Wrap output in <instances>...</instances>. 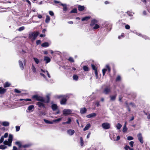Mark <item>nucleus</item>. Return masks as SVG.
I'll return each mask as SVG.
<instances>
[{"instance_id": "nucleus-1", "label": "nucleus", "mask_w": 150, "mask_h": 150, "mask_svg": "<svg viewBox=\"0 0 150 150\" xmlns=\"http://www.w3.org/2000/svg\"><path fill=\"white\" fill-rule=\"evenodd\" d=\"M33 98L35 100L40 101L41 102H44L45 103H48L50 100V95H47L46 96L47 100H46L43 97L39 96L37 95L33 96Z\"/></svg>"}, {"instance_id": "nucleus-2", "label": "nucleus", "mask_w": 150, "mask_h": 150, "mask_svg": "<svg viewBox=\"0 0 150 150\" xmlns=\"http://www.w3.org/2000/svg\"><path fill=\"white\" fill-rule=\"evenodd\" d=\"M13 139V136L12 134H10L8 140H5L4 142L3 143L5 145H7L8 146H11V143Z\"/></svg>"}, {"instance_id": "nucleus-3", "label": "nucleus", "mask_w": 150, "mask_h": 150, "mask_svg": "<svg viewBox=\"0 0 150 150\" xmlns=\"http://www.w3.org/2000/svg\"><path fill=\"white\" fill-rule=\"evenodd\" d=\"M41 72L40 73V74L44 78L46 79L45 75H46L49 78H50L51 76L47 71L41 69Z\"/></svg>"}, {"instance_id": "nucleus-4", "label": "nucleus", "mask_w": 150, "mask_h": 150, "mask_svg": "<svg viewBox=\"0 0 150 150\" xmlns=\"http://www.w3.org/2000/svg\"><path fill=\"white\" fill-rule=\"evenodd\" d=\"M39 33V32H36L35 33H32L30 34L29 36V38L31 40L33 41L35 39Z\"/></svg>"}, {"instance_id": "nucleus-5", "label": "nucleus", "mask_w": 150, "mask_h": 150, "mask_svg": "<svg viewBox=\"0 0 150 150\" xmlns=\"http://www.w3.org/2000/svg\"><path fill=\"white\" fill-rule=\"evenodd\" d=\"M57 97L58 98H61V99L60 100V104L61 105H64L66 104V102L67 101V97L65 96H57Z\"/></svg>"}, {"instance_id": "nucleus-6", "label": "nucleus", "mask_w": 150, "mask_h": 150, "mask_svg": "<svg viewBox=\"0 0 150 150\" xmlns=\"http://www.w3.org/2000/svg\"><path fill=\"white\" fill-rule=\"evenodd\" d=\"M72 111L69 109H64L63 110V115L65 116L69 115L72 112Z\"/></svg>"}, {"instance_id": "nucleus-7", "label": "nucleus", "mask_w": 150, "mask_h": 150, "mask_svg": "<svg viewBox=\"0 0 150 150\" xmlns=\"http://www.w3.org/2000/svg\"><path fill=\"white\" fill-rule=\"evenodd\" d=\"M102 126L105 129H108L110 127V125L109 123L105 122L103 123L102 125Z\"/></svg>"}, {"instance_id": "nucleus-8", "label": "nucleus", "mask_w": 150, "mask_h": 150, "mask_svg": "<svg viewBox=\"0 0 150 150\" xmlns=\"http://www.w3.org/2000/svg\"><path fill=\"white\" fill-rule=\"evenodd\" d=\"M137 137L139 140L140 142L142 144L144 142L143 137L141 133H139L137 135Z\"/></svg>"}, {"instance_id": "nucleus-9", "label": "nucleus", "mask_w": 150, "mask_h": 150, "mask_svg": "<svg viewBox=\"0 0 150 150\" xmlns=\"http://www.w3.org/2000/svg\"><path fill=\"white\" fill-rule=\"evenodd\" d=\"M34 106L33 105H31L28 107V109L26 110L28 112H33L34 110Z\"/></svg>"}, {"instance_id": "nucleus-10", "label": "nucleus", "mask_w": 150, "mask_h": 150, "mask_svg": "<svg viewBox=\"0 0 150 150\" xmlns=\"http://www.w3.org/2000/svg\"><path fill=\"white\" fill-rule=\"evenodd\" d=\"M91 67L92 69L95 71V74L96 75V79H97L98 77V72L97 70V68L93 64H91Z\"/></svg>"}, {"instance_id": "nucleus-11", "label": "nucleus", "mask_w": 150, "mask_h": 150, "mask_svg": "<svg viewBox=\"0 0 150 150\" xmlns=\"http://www.w3.org/2000/svg\"><path fill=\"white\" fill-rule=\"evenodd\" d=\"M44 60L45 62V63L47 64L50 62L51 59L49 57L45 56L44 57Z\"/></svg>"}, {"instance_id": "nucleus-12", "label": "nucleus", "mask_w": 150, "mask_h": 150, "mask_svg": "<svg viewBox=\"0 0 150 150\" xmlns=\"http://www.w3.org/2000/svg\"><path fill=\"white\" fill-rule=\"evenodd\" d=\"M110 89L109 87H107L105 88L103 91V93L105 94H108L110 92Z\"/></svg>"}, {"instance_id": "nucleus-13", "label": "nucleus", "mask_w": 150, "mask_h": 150, "mask_svg": "<svg viewBox=\"0 0 150 150\" xmlns=\"http://www.w3.org/2000/svg\"><path fill=\"white\" fill-rule=\"evenodd\" d=\"M67 132L68 134L69 135L71 136L74 134L75 133V131L73 130L69 129L67 130Z\"/></svg>"}, {"instance_id": "nucleus-14", "label": "nucleus", "mask_w": 150, "mask_h": 150, "mask_svg": "<svg viewBox=\"0 0 150 150\" xmlns=\"http://www.w3.org/2000/svg\"><path fill=\"white\" fill-rule=\"evenodd\" d=\"M96 116V114L95 113H93L89 115H87L86 117L88 118H90L95 117Z\"/></svg>"}, {"instance_id": "nucleus-15", "label": "nucleus", "mask_w": 150, "mask_h": 150, "mask_svg": "<svg viewBox=\"0 0 150 150\" xmlns=\"http://www.w3.org/2000/svg\"><path fill=\"white\" fill-rule=\"evenodd\" d=\"M85 8V7L83 6L78 5V9L80 11H83L84 10Z\"/></svg>"}, {"instance_id": "nucleus-16", "label": "nucleus", "mask_w": 150, "mask_h": 150, "mask_svg": "<svg viewBox=\"0 0 150 150\" xmlns=\"http://www.w3.org/2000/svg\"><path fill=\"white\" fill-rule=\"evenodd\" d=\"M87 111V109L86 108H81L80 109V112L82 114L85 113Z\"/></svg>"}, {"instance_id": "nucleus-17", "label": "nucleus", "mask_w": 150, "mask_h": 150, "mask_svg": "<svg viewBox=\"0 0 150 150\" xmlns=\"http://www.w3.org/2000/svg\"><path fill=\"white\" fill-rule=\"evenodd\" d=\"M91 125L89 123L87 124L85 126V127L83 128V130L85 131L88 130L91 127Z\"/></svg>"}, {"instance_id": "nucleus-18", "label": "nucleus", "mask_w": 150, "mask_h": 150, "mask_svg": "<svg viewBox=\"0 0 150 150\" xmlns=\"http://www.w3.org/2000/svg\"><path fill=\"white\" fill-rule=\"evenodd\" d=\"M97 21L95 19H93L91 21V23L90 24V25L91 26H94L96 23H97Z\"/></svg>"}, {"instance_id": "nucleus-19", "label": "nucleus", "mask_w": 150, "mask_h": 150, "mask_svg": "<svg viewBox=\"0 0 150 150\" xmlns=\"http://www.w3.org/2000/svg\"><path fill=\"white\" fill-rule=\"evenodd\" d=\"M116 94L114 95L110 96V100L112 101H115L116 99Z\"/></svg>"}, {"instance_id": "nucleus-20", "label": "nucleus", "mask_w": 150, "mask_h": 150, "mask_svg": "<svg viewBox=\"0 0 150 150\" xmlns=\"http://www.w3.org/2000/svg\"><path fill=\"white\" fill-rule=\"evenodd\" d=\"M18 62L20 68L22 70H23L24 69V66L22 62L20 60H19Z\"/></svg>"}, {"instance_id": "nucleus-21", "label": "nucleus", "mask_w": 150, "mask_h": 150, "mask_svg": "<svg viewBox=\"0 0 150 150\" xmlns=\"http://www.w3.org/2000/svg\"><path fill=\"white\" fill-rule=\"evenodd\" d=\"M59 5L62 6L63 7V10L64 11H66L67 10V5L66 4H62L60 3Z\"/></svg>"}, {"instance_id": "nucleus-22", "label": "nucleus", "mask_w": 150, "mask_h": 150, "mask_svg": "<svg viewBox=\"0 0 150 150\" xmlns=\"http://www.w3.org/2000/svg\"><path fill=\"white\" fill-rule=\"evenodd\" d=\"M6 89L2 88L1 87L0 88V94H4L6 91Z\"/></svg>"}, {"instance_id": "nucleus-23", "label": "nucleus", "mask_w": 150, "mask_h": 150, "mask_svg": "<svg viewBox=\"0 0 150 150\" xmlns=\"http://www.w3.org/2000/svg\"><path fill=\"white\" fill-rule=\"evenodd\" d=\"M37 105L40 107H45L44 104L42 102H39L37 103Z\"/></svg>"}, {"instance_id": "nucleus-24", "label": "nucleus", "mask_w": 150, "mask_h": 150, "mask_svg": "<svg viewBox=\"0 0 150 150\" xmlns=\"http://www.w3.org/2000/svg\"><path fill=\"white\" fill-rule=\"evenodd\" d=\"M51 107L53 111H55L57 109V105L55 104H52V105Z\"/></svg>"}, {"instance_id": "nucleus-25", "label": "nucleus", "mask_w": 150, "mask_h": 150, "mask_svg": "<svg viewBox=\"0 0 150 150\" xmlns=\"http://www.w3.org/2000/svg\"><path fill=\"white\" fill-rule=\"evenodd\" d=\"M49 44L47 42H45L41 45V46L42 47H46L49 46Z\"/></svg>"}, {"instance_id": "nucleus-26", "label": "nucleus", "mask_w": 150, "mask_h": 150, "mask_svg": "<svg viewBox=\"0 0 150 150\" xmlns=\"http://www.w3.org/2000/svg\"><path fill=\"white\" fill-rule=\"evenodd\" d=\"M90 18V17L89 16L83 17L82 18L81 21H87Z\"/></svg>"}, {"instance_id": "nucleus-27", "label": "nucleus", "mask_w": 150, "mask_h": 150, "mask_svg": "<svg viewBox=\"0 0 150 150\" xmlns=\"http://www.w3.org/2000/svg\"><path fill=\"white\" fill-rule=\"evenodd\" d=\"M9 122H8L4 121L2 122V125L4 126H8L9 125Z\"/></svg>"}, {"instance_id": "nucleus-28", "label": "nucleus", "mask_w": 150, "mask_h": 150, "mask_svg": "<svg viewBox=\"0 0 150 150\" xmlns=\"http://www.w3.org/2000/svg\"><path fill=\"white\" fill-rule=\"evenodd\" d=\"M50 20V18L49 16L48 15H47L46 16V18L45 19V22L46 23H48Z\"/></svg>"}, {"instance_id": "nucleus-29", "label": "nucleus", "mask_w": 150, "mask_h": 150, "mask_svg": "<svg viewBox=\"0 0 150 150\" xmlns=\"http://www.w3.org/2000/svg\"><path fill=\"white\" fill-rule=\"evenodd\" d=\"M44 121L46 123L48 124H53V121H49L48 120H46L44 119Z\"/></svg>"}, {"instance_id": "nucleus-30", "label": "nucleus", "mask_w": 150, "mask_h": 150, "mask_svg": "<svg viewBox=\"0 0 150 150\" xmlns=\"http://www.w3.org/2000/svg\"><path fill=\"white\" fill-rule=\"evenodd\" d=\"M122 127V125L119 123H117L116 126V127L117 129H120Z\"/></svg>"}, {"instance_id": "nucleus-31", "label": "nucleus", "mask_w": 150, "mask_h": 150, "mask_svg": "<svg viewBox=\"0 0 150 150\" xmlns=\"http://www.w3.org/2000/svg\"><path fill=\"white\" fill-rule=\"evenodd\" d=\"M62 118L61 117V118H60L56 119L53 120H52L53 123L54 122H59L61 120H62Z\"/></svg>"}, {"instance_id": "nucleus-32", "label": "nucleus", "mask_w": 150, "mask_h": 150, "mask_svg": "<svg viewBox=\"0 0 150 150\" xmlns=\"http://www.w3.org/2000/svg\"><path fill=\"white\" fill-rule=\"evenodd\" d=\"M15 144L18 145L19 148H21L22 147V145L20 142L17 141L15 142Z\"/></svg>"}, {"instance_id": "nucleus-33", "label": "nucleus", "mask_w": 150, "mask_h": 150, "mask_svg": "<svg viewBox=\"0 0 150 150\" xmlns=\"http://www.w3.org/2000/svg\"><path fill=\"white\" fill-rule=\"evenodd\" d=\"M73 79L75 81H77L78 79V76L76 75H74L73 76Z\"/></svg>"}, {"instance_id": "nucleus-34", "label": "nucleus", "mask_w": 150, "mask_h": 150, "mask_svg": "<svg viewBox=\"0 0 150 150\" xmlns=\"http://www.w3.org/2000/svg\"><path fill=\"white\" fill-rule=\"evenodd\" d=\"M10 85V84L9 83L6 82L4 84V87L5 88L7 87H9Z\"/></svg>"}, {"instance_id": "nucleus-35", "label": "nucleus", "mask_w": 150, "mask_h": 150, "mask_svg": "<svg viewBox=\"0 0 150 150\" xmlns=\"http://www.w3.org/2000/svg\"><path fill=\"white\" fill-rule=\"evenodd\" d=\"M7 148V146L4 145H1L0 146V149H4Z\"/></svg>"}, {"instance_id": "nucleus-36", "label": "nucleus", "mask_w": 150, "mask_h": 150, "mask_svg": "<svg viewBox=\"0 0 150 150\" xmlns=\"http://www.w3.org/2000/svg\"><path fill=\"white\" fill-rule=\"evenodd\" d=\"M33 59L36 64H38L39 63V61L38 59L35 57H33Z\"/></svg>"}, {"instance_id": "nucleus-37", "label": "nucleus", "mask_w": 150, "mask_h": 150, "mask_svg": "<svg viewBox=\"0 0 150 150\" xmlns=\"http://www.w3.org/2000/svg\"><path fill=\"white\" fill-rule=\"evenodd\" d=\"M31 69H32L34 73H35L36 72V68H35V66H34L33 64L32 65Z\"/></svg>"}, {"instance_id": "nucleus-38", "label": "nucleus", "mask_w": 150, "mask_h": 150, "mask_svg": "<svg viewBox=\"0 0 150 150\" xmlns=\"http://www.w3.org/2000/svg\"><path fill=\"white\" fill-rule=\"evenodd\" d=\"M83 69L85 71H89V69L86 66H83Z\"/></svg>"}, {"instance_id": "nucleus-39", "label": "nucleus", "mask_w": 150, "mask_h": 150, "mask_svg": "<svg viewBox=\"0 0 150 150\" xmlns=\"http://www.w3.org/2000/svg\"><path fill=\"white\" fill-rule=\"evenodd\" d=\"M127 127L126 126H124L123 127V129H122L123 132H125L127 131Z\"/></svg>"}, {"instance_id": "nucleus-40", "label": "nucleus", "mask_w": 150, "mask_h": 150, "mask_svg": "<svg viewBox=\"0 0 150 150\" xmlns=\"http://www.w3.org/2000/svg\"><path fill=\"white\" fill-rule=\"evenodd\" d=\"M100 27L97 24L95 25V26L93 27V29L95 30L97 29Z\"/></svg>"}, {"instance_id": "nucleus-41", "label": "nucleus", "mask_w": 150, "mask_h": 150, "mask_svg": "<svg viewBox=\"0 0 150 150\" xmlns=\"http://www.w3.org/2000/svg\"><path fill=\"white\" fill-rule=\"evenodd\" d=\"M80 139V144L81 146H83V141L82 137H81Z\"/></svg>"}, {"instance_id": "nucleus-42", "label": "nucleus", "mask_w": 150, "mask_h": 150, "mask_svg": "<svg viewBox=\"0 0 150 150\" xmlns=\"http://www.w3.org/2000/svg\"><path fill=\"white\" fill-rule=\"evenodd\" d=\"M127 14L130 16H133V14H134V13H132L130 11H127Z\"/></svg>"}, {"instance_id": "nucleus-43", "label": "nucleus", "mask_w": 150, "mask_h": 150, "mask_svg": "<svg viewBox=\"0 0 150 150\" xmlns=\"http://www.w3.org/2000/svg\"><path fill=\"white\" fill-rule=\"evenodd\" d=\"M71 121V118L70 117H68V121L67 122V124H70Z\"/></svg>"}, {"instance_id": "nucleus-44", "label": "nucleus", "mask_w": 150, "mask_h": 150, "mask_svg": "<svg viewBox=\"0 0 150 150\" xmlns=\"http://www.w3.org/2000/svg\"><path fill=\"white\" fill-rule=\"evenodd\" d=\"M77 10L76 8L73 9L71 11V13H76L77 12Z\"/></svg>"}, {"instance_id": "nucleus-45", "label": "nucleus", "mask_w": 150, "mask_h": 150, "mask_svg": "<svg viewBox=\"0 0 150 150\" xmlns=\"http://www.w3.org/2000/svg\"><path fill=\"white\" fill-rule=\"evenodd\" d=\"M25 29V27L24 26H22L20 27L18 29V30L19 31H21Z\"/></svg>"}, {"instance_id": "nucleus-46", "label": "nucleus", "mask_w": 150, "mask_h": 150, "mask_svg": "<svg viewBox=\"0 0 150 150\" xmlns=\"http://www.w3.org/2000/svg\"><path fill=\"white\" fill-rule=\"evenodd\" d=\"M107 70V69H104L102 70V72L103 75V76H104L105 73V72Z\"/></svg>"}, {"instance_id": "nucleus-47", "label": "nucleus", "mask_w": 150, "mask_h": 150, "mask_svg": "<svg viewBox=\"0 0 150 150\" xmlns=\"http://www.w3.org/2000/svg\"><path fill=\"white\" fill-rule=\"evenodd\" d=\"M106 67L108 69V71L110 72V71L111 69L110 68V67L108 65H106Z\"/></svg>"}, {"instance_id": "nucleus-48", "label": "nucleus", "mask_w": 150, "mask_h": 150, "mask_svg": "<svg viewBox=\"0 0 150 150\" xmlns=\"http://www.w3.org/2000/svg\"><path fill=\"white\" fill-rule=\"evenodd\" d=\"M68 60L69 61L71 62H74V60L73 59V58H72L71 57H69V58L68 59Z\"/></svg>"}, {"instance_id": "nucleus-49", "label": "nucleus", "mask_w": 150, "mask_h": 150, "mask_svg": "<svg viewBox=\"0 0 150 150\" xmlns=\"http://www.w3.org/2000/svg\"><path fill=\"white\" fill-rule=\"evenodd\" d=\"M25 100L26 101H31V99H20V101H22V100Z\"/></svg>"}, {"instance_id": "nucleus-50", "label": "nucleus", "mask_w": 150, "mask_h": 150, "mask_svg": "<svg viewBox=\"0 0 150 150\" xmlns=\"http://www.w3.org/2000/svg\"><path fill=\"white\" fill-rule=\"evenodd\" d=\"M16 132H18L19 131L20 129V127L19 126H16Z\"/></svg>"}, {"instance_id": "nucleus-51", "label": "nucleus", "mask_w": 150, "mask_h": 150, "mask_svg": "<svg viewBox=\"0 0 150 150\" xmlns=\"http://www.w3.org/2000/svg\"><path fill=\"white\" fill-rule=\"evenodd\" d=\"M133 139V138L131 136H129L127 137V139L129 140H132Z\"/></svg>"}, {"instance_id": "nucleus-52", "label": "nucleus", "mask_w": 150, "mask_h": 150, "mask_svg": "<svg viewBox=\"0 0 150 150\" xmlns=\"http://www.w3.org/2000/svg\"><path fill=\"white\" fill-rule=\"evenodd\" d=\"M14 91L16 93H20L21 92L20 91L17 89H15L14 90Z\"/></svg>"}, {"instance_id": "nucleus-53", "label": "nucleus", "mask_w": 150, "mask_h": 150, "mask_svg": "<svg viewBox=\"0 0 150 150\" xmlns=\"http://www.w3.org/2000/svg\"><path fill=\"white\" fill-rule=\"evenodd\" d=\"M134 143V142H133V141H131L129 142V144L130 146H131L132 147L133 146Z\"/></svg>"}, {"instance_id": "nucleus-54", "label": "nucleus", "mask_w": 150, "mask_h": 150, "mask_svg": "<svg viewBox=\"0 0 150 150\" xmlns=\"http://www.w3.org/2000/svg\"><path fill=\"white\" fill-rule=\"evenodd\" d=\"M4 138H6L8 136V133H6L4 136H2Z\"/></svg>"}, {"instance_id": "nucleus-55", "label": "nucleus", "mask_w": 150, "mask_h": 150, "mask_svg": "<svg viewBox=\"0 0 150 150\" xmlns=\"http://www.w3.org/2000/svg\"><path fill=\"white\" fill-rule=\"evenodd\" d=\"M129 105H131L132 107H136V105L134 103H129Z\"/></svg>"}, {"instance_id": "nucleus-56", "label": "nucleus", "mask_w": 150, "mask_h": 150, "mask_svg": "<svg viewBox=\"0 0 150 150\" xmlns=\"http://www.w3.org/2000/svg\"><path fill=\"white\" fill-rule=\"evenodd\" d=\"M41 41L40 40H37L36 43L37 45H38L41 43Z\"/></svg>"}, {"instance_id": "nucleus-57", "label": "nucleus", "mask_w": 150, "mask_h": 150, "mask_svg": "<svg viewBox=\"0 0 150 150\" xmlns=\"http://www.w3.org/2000/svg\"><path fill=\"white\" fill-rule=\"evenodd\" d=\"M50 15L51 16H53L54 15V13L52 11H50L49 12Z\"/></svg>"}, {"instance_id": "nucleus-58", "label": "nucleus", "mask_w": 150, "mask_h": 150, "mask_svg": "<svg viewBox=\"0 0 150 150\" xmlns=\"http://www.w3.org/2000/svg\"><path fill=\"white\" fill-rule=\"evenodd\" d=\"M121 77L120 76H118L116 79V81H118L120 80Z\"/></svg>"}, {"instance_id": "nucleus-59", "label": "nucleus", "mask_w": 150, "mask_h": 150, "mask_svg": "<svg viewBox=\"0 0 150 150\" xmlns=\"http://www.w3.org/2000/svg\"><path fill=\"white\" fill-rule=\"evenodd\" d=\"M4 138L2 136L1 137V139H0V141L2 143L4 141Z\"/></svg>"}, {"instance_id": "nucleus-60", "label": "nucleus", "mask_w": 150, "mask_h": 150, "mask_svg": "<svg viewBox=\"0 0 150 150\" xmlns=\"http://www.w3.org/2000/svg\"><path fill=\"white\" fill-rule=\"evenodd\" d=\"M130 28V26L128 25H127L125 26V28L127 29H129Z\"/></svg>"}, {"instance_id": "nucleus-61", "label": "nucleus", "mask_w": 150, "mask_h": 150, "mask_svg": "<svg viewBox=\"0 0 150 150\" xmlns=\"http://www.w3.org/2000/svg\"><path fill=\"white\" fill-rule=\"evenodd\" d=\"M141 36L145 39H148V37L145 35H142Z\"/></svg>"}, {"instance_id": "nucleus-62", "label": "nucleus", "mask_w": 150, "mask_h": 150, "mask_svg": "<svg viewBox=\"0 0 150 150\" xmlns=\"http://www.w3.org/2000/svg\"><path fill=\"white\" fill-rule=\"evenodd\" d=\"M129 148V147L127 146H126L125 147V149L126 150H128Z\"/></svg>"}, {"instance_id": "nucleus-63", "label": "nucleus", "mask_w": 150, "mask_h": 150, "mask_svg": "<svg viewBox=\"0 0 150 150\" xmlns=\"http://www.w3.org/2000/svg\"><path fill=\"white\" fill-rule=\"evenodd\" d=\"M136 34L138 35V36H141L142 35V34L138 32H136Z\"/></svg>"}, {"instance_id": "nucleus-64", "label": "nucleus", "mask_w": 150, "mask_h": 150, "mask_svg": "<svg viewBox=\"0 0 150 150\" xmlns=\"http://www.w3.org/2000/svg\"><path fill=\"white\" fill-rule=\"evenodd\" d=\"M120 137L119 136H118L117 137V139H114V140L117 141L119 140L120 139Z\"/></svg>"}]
</instances>
